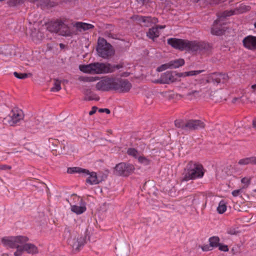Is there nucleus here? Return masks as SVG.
<instances>
[{"mask_svg":"<svg viewBox=\"0 0 256 256\" xmlns=\"http://www.w3.org/2000/svg\"><path fill=\"white\" fill-rule=\"evenodd\" d=\"M16 238V236L4 237L2 238V242L5 246L16 248V251L14 252V256H22L24 252Z\"/></svg>","mask_w":256,"mask_h":256,"instance_id":"obj_9","label":"nucleus"},{"mask_svg":"<svg viewBox=\"0 0 256 256\" xmlns=\"http://www.w3.org/2000/svg\"><path fill=\"white\" fill-rule=\"evenodd\" d=\"M254 192H256V189H255V190H254Z\"/></svg>","mask_w":256,"mask_h":256,"instance_id":"obj_64","label":"nucleus"},{"mask_svg":"<svg viewBox=\"0 0 256 256\" xmlns=\"http://www.w3.org/2000/svg\"><path fill=\"white\" fill-rule=\"evenodd\" d=\"M241 192H242L241 189L236 190H234L232 192V195L235 197L238 196L241 194Z\"/></svg>","mask_w":256,"mask_h":256,"instance_id":"obj_46","label":"nucleus"},{"mask_svg":"<svg viewBox=\"0 0 256 256\" xmlns=\"http://www.w3.org/2000/svg\"><path fill=\"white\" fill-rule=\"evenodd\" d=\"M134 20L142 22L145 24V26H148L150 24H155L158 22V19L154 17L145 16L139 15H134L132 17Z\"/></svg>","mask_w":256,"mask_h":256,"instance_id":"obj_17","label":"nucleus"},{"mask_svg":"<svg viewBox=\"0 0 256 256\" xmlns=\"http://www.w3.org/2000/svg\"><path fill=\"white\" fill-rule=\"evenodd\" d=\"M243 45L246 48L251 50H256V36L249 35L242 40Z\"/></svg>","mask_w":256,"mask_h":256,"instance_id":"obj_16","label":"nucleus"},{"mask_svg":"<svg viewBox=\"0 0 256 256\" xmlns=\"http://www.w3.org/2000/svg\"><path fill=\"white\" fill-rule=\"evenodd\" d=\"M226 202L224 200L220 201L217 208L218 212L220 214H222L226 212Z\"/></svg>","mask_w":256,"mask_h":256,"instance_id":"obj_30","label":"nucleus"},{"mask_svg":"<svg viewBox=\"0 0 256 256\" xmlns=\"http://www.w3.org/2000/svg\"><path fill=\"white\" fill-rule=\"evenodd\" d=\"M76 27L78 30L80 31H81L82 30H88L90 29L93 28L94 26L90 24L82 22H78L75 24Z\"/></svg>","mask_w":256,"mask_h":256,"instance_id":"obj_23","label":"nucleus"},{"mask_svg":"<svg viewBox=\"0 0 256 256\" xmlns=\"http://www.w3.org/2000/svg\"><path fill=\"white\" fill-rule=\"evenodd\" d=\"M188 40L170 38L168 40V44L174 48L180 50H186Z\"/></svg>","mask_w":256,"mask_h":256,"instance_id":"obj_14","label":"nucleus"},{"mask_svg":"<svg viewBox=\"0 0 256 256\" xmlns=\"http://www.w3.org/2000/svg\"><path fill=\"white\" fill-rule=\"evenodd\" d=\"M80 80L84 81V82H89V77L88 76H85V77H80Z\"/></svg>","mask_w":256,"mask_h":256,"instance_id":"obj_51","label":"nucleus"},{"mask_svg":"<svg viewBox=\"0 0 256 256\" xmlns=\"http://www.w3.org/2000/svg\"><path fill=\"white\" fill-rule=\"evenodd\" d=\"M30 2H36L37 0H29Z\"/></svg>","mask_w":256,"mask_h":256,"instance_id":"obj_59","label":"nucleus"},{"mask_svg":"<svg viewBox=\"0 0 256 256\" xmlns=\"http://www.w3.org/2000/svg\"><path fill=\"white\" fill-rule=\"evenodd\" d=\"M122 67V64L112 65L110 64L94 62L87 65H80V70L86 73L99 74L112 73Z\"/></svg>","mask_w":256,"mask_h":256,"instance_id":"obj_1","label":"nucleus"},{"mask_svg":"<svg viewBox=\"0 0 256 256\" xmlns=\"http://www.w3.org/2000/svg\"><path fill=\"white\" fill-rule=\"evenodd\" d=\"M169 62V66H170V68H176L180 66H182L184 64V60L182 58H178L175 60L170 61Z\"/></svg>","mask_w":256,"mask_h":256,"instance_id":"obj_22","label":"nucleus"},{"mask_svg":"<svg viewBox=\"0 0 256 256\" xmlns=\"http://www.w3.org/2000/svg\"><path fill=\"white\" fill-rule=\"evenodd\" d=\"M47 28L51 32L58 34L60 35L64 36H70L74 34L68 24L60 20L51 22L48 24Z\"/></svg>","mask_w":256,"mask_h":256,"instance_id":"obj_4","label":"nucleus"},{"mask_svg":"<svg viewBox=\"0 0 256 256\" xmlns=\"http://www.w3.org/2000/svg\"><path fill=\"white\" fill-rule=\"evenodd\" d=\"M156 27H158V30L159 28L162 29L166 27V26H157Z\"/></svg>","mask_w":256,"mask_h":256,"instance_id":"obj_56","label":"nucleus"},{"mask_svg":"<svg viewBox=\"0 0 256 256\" xmlns=\"http://www.w3.org/2000/svg\"><path fill=\"white\" fill-rule=\"evenodd\" d=\"M64 236L68 238V244L72 248L73 252H78L86 242V237L76 232L72 231L69 227H66L64 230Z\"/></svg>","mask_w":256,"mask_h":256,"instance_id":"obj_2","label":"nucleus"},{"mask_svg":"<svg viewBox=\"0 0 256 256\" xmlns=\"http://www.w3.org/2000/svg\"><path fill=\"white\" fill-rule=\"evenodd\" d=\"M218 76L220 78V83H224L228 79V74H226L219 73Z\"/></svg>","mask_w":256,"mask_h":256,"instance_id":"obj_38","label":"nucleus"},{"mask_svg":"<svg viewBox=\"0 0 256 256\" xmlns=\"http://www.w3.org/2000/svg\"><path fill=\"white\" fill-rule=\"evenodd\" d=\"M74 196V199L78 201L80 206L72 205L71 206V210L76 214H81L84 212L86 210V207L84 202L82 199L78 196L76 194H73Z\"/></svg>","mask_w":256,"mask_h":256,"instance_id":"obj_15","label":"nucleus"},{"mask_svg":"<svg viewBox=\"0 0 256 256\" xmlns=\"http://www.w3.org/2000/svg\"><path fill=\"white\" fill-rule=\"evenodd\" d=\"M220 20H216L214 22L211 29V32L212 34L220 36L223 34L225 30L220 24Z\"/></svg>","mask_w":256,"mask_h":256,"instance_id":"obj_19","label":"nucleus"},{"mask_svg":"<svg viewBox=\"0 0 256 256\" xmlns=\"http://www.w3.org/2000/svg\"><path fill=\"white\" fill-rule=\"evenodd\" d=\"M89 82H94L98 80V77L90 76L89 77Z\"/></svg>","mask_w":256,"mask_h":256,"instance_id":"obj_52","label":"nucleus"},{"mask_svg":"<svg viewBox=\"0 0 256 256\" xmlns=\"http://www.w3.org/2000/svg\"><path fill=\"white\" fill-rule=\"evenodd\" d=\"M24 118V114L22 110H12L10 116L7 118L9 124L12 126L17 124Z\"/></svg>","mask_w":256,"mask_h":256,"instance_id":"obj_13","label":"nucleus"},{"mask_svg":"<svg viewBox=\"0 0 256 256\" xmlns=\"http://www.w3.org/2000/svg\"><path fill=\"white\" fill-rule=\"evenodd\" d=\"M114 30V28L112 30H106L104 32V35L108 38L112 39H118V34L112 32V31Z\"/></svg>","mask_w":256,"mask_h":256,"instance_id":"obj_36","label":"nucleus"},{"mask_svg":"<svg viewBox=\"0 0 256 256\" xmlns=\"http://www.w3.org/2000/svg\"><path fill=\"white\" fill-rule=\"evenodd\" d=\"M218 246V249L221 251H223V252H228V248L226 245H224V244H220Z\"/></svg>","mask_w":256,"mask_h":256,"instance_id":"obj_44","label":"nucleus"},{"mask_svg":"<svg viewBox=\"0 0 256 256\" xmlns=\"http://www.w3.org/2000/svg\"><path fill=\"white\" fill-rule=\"evenodd\" d=\"M226 232L228 234H231V235H234L238 233V231L236 230V229L234 228H228L226 230Z\"/></svg>","mask_w":256,"mask_h":256,"instance_id":"obj_42","label":"nucleus"},{"mask_svg":"<svg viewBox=\"0 0 256 256\" xmlns=\"http://www.w3.org/2000/svg\"><path fill=\"white\" fill-rule=\"evenodd\" d=\"M17 240L20 244L24 252L30 255H36L39 253V250L36 246L34 244L28 242L29 238L26 236H16Z\"/></svg>","mask_w":256,"mask_h":256,"instance_id":"obj_6","label":"nucleus"},{"mask_svg":"<svg viewBox=\"0 0 256 256\" xmlns=\"http://www.w3.org/2000/svg\"><path fill=\"white\" fill-rule=\"evenodd\" d=\"M252 126L253 127L256 129V118H254L252 120Z\"/></svg>","mask_w":256,"mask_h":256,"instance_id":"obj_54","label":"nucleus"},{"mask_svg":"<svg viewBox=\"0 0 256 256\" xmlns=\"http://www.w3.org/2000/svg\"><path fill=\"white\" fill-rule=\"evenodd\" d=\"M254 25L255 28H256V22H255Z\"/></svg>","mask_w":256,"mask_h":256,"instance_id":"obj_62","label":"nucleus"},{"mask_svg":"<svg viewBox=\"0 0 256 256\" xmlns=\"http://www.w3.org/2000/svg\"><path fill=\"white\" fill-rule=\"evenodd\" d=\"M220 238L218 236H212L209 238L210 244L213 248H216L219 245Z\"/></svg>","mask_w":256,"mask_h":256,"instance_id":"obj_29","label":"nucleus"},{"mask_svg":"<svg viewBox=\"0 0 256 256\" xmlns=\"http://www.w3.org/2000/svg\"><path fill=\"white\" fill-rule=\"evenodd\" d=\"M136 2L140 5H144L145 3L147 2L148 0H136Z\"/></svg>","mask_w":256,"mask_h":256,"instance_id":"obj_50","label":"nucleus"},{"mask_svg":"<svg viewBox=\"0 0 256 256\" xmlns=\"http://www.w3.org/2000/svg\"><path fill=\"white\" fill-rule=\"evenodd\" d=\"M238 163L240 165H246L248 164H256V157L252 156L241 159L238 161Z\"/></svg>","mask_w":256,"mask_h":256,"instance_id":"obj_25","label":"nucleus"},{"mask_svg":"<svg viewBox=\"0 0 256 256\" xmlns=\"http://www.w3.org/2000/svg\"><path fill=\"white\" fill-rule=\"evenodd\" d=\"M235 14V11L230 10H226L224 11L222 15V17H227L231 16Z\"/></svg>","mask_w":256,"mask_h":256,"instance_id":"obj_41","label":"nucleus"},{"mask_svg":"<svg viewBox=\"0 0 256 256\" xmlns=\"http://www.w3.org/2000/svg\"><path fill=\"white\" fill-rule=\"evenodd\" d=\"M11 166L6 164L0 165V170H10Z\"/></svg>","mask_w":256,"mask_h":256,"instance_id":"obj_47","label":"nucleus"},{"mask_svg":"<svg viewBox=\"0 0 256 256\" xmlns=\"http://www.w3.org/2000/svg\"><path fill=\"white\" fill-rule=\"evenodd\" d=\"M180 72L176 71H167L162 74L160 77L154 80V83L170 84L180 80Z\"/></svg>","mask_w":256,"mask_h":256,"instance_id":"obj_8","label":"nucleus"},{"mask_svg":"<svg viewBox=\"0 0 256 256\" xmlns=\"http://www.w3.org/2000/svg\"><path fill=\"white\" fill-rule=\"evenodd\" d=\"M99 97L96 94H92L90 96H88L86 98V100H99Z\"/></svg>","mask_w":256,"mask_h":256,"instance_id":"obj_43","label":"nucleus"},{"mask_svg":"<svg viewBox=\"0 0 256 256\" xmlns=\"http://www.w3.org/2000/svg\"><path fill=\"white\" fill-rule=\"evenodd\" d=\"M96 50L98 56L104 58H108L114 54L112 46L103 38L98 39Z\"/></svg>","mask_w":256,"mask_h":256,"instance_id":"obj_7","label":"nucleus"},{"mask_svg":"<svg viewBox=\"0 0 256 256\" xmlns=\"http://www.w3.org/2000/svg\"><path fill=\"white\" fill-rule=\"evenodd\" d=\"M22 2V0H8V4L10 6H15Z\"/></svg>","mask_w":256,"mask_h":256,"instance_id":"obj_37","label":"nucleus"},{"mask_svg":"<svg viewBox=\"0 0 256 256\" xmlns=\"http://www.w3.org/2000/svg\"><path fill=\"white\" fill-rule=\"evenodd\" d=\"M61 82L57 79L54 80V86L51 88L52 92H58L61 90Z\"/></svg>","mask_w":256,"mask_h":256,"instance_id":"obj_32","label":"nucleus"},{"mask_svg":"<svg viewBox=\"0 0 256 256\" xmlns=\"http://www.w3.org/2000/svg\"><path fill=\"white\" fill-rule=\"evenodd\" d=\"M204 71V70H191L190 72H180V78L193 76L198 75Z\"/></svg>","mask_w":256,"mask_h":256,"instance_id":"obj_27","label":"nucleus"},{"mask_svg":"<svg viewBox=\"0 0 256 256\" xmlns=\"http://www.w3.org/2000/svg\"><path fill=\"white\" fill-rule=\"evenodd\" d=\"M160 36V32L158 30V27H153L149 29L148 32H147V36L152 40L157 38Z\"/></svg>","mask_w":256,"mask_h":256,"instance_id":"obj_24","label":"nucleus"},{"mask_svg":"<svg viewBox=\"0 0 256 256\" xmlns=\"http://www.w3.org/2000/svg\"><path fill=\"white\" fill-rule=\"evenodd\" d=\"M200 91L198 90H192L188 92L186 94V96L188 97L190 99L196 98L200 96Z\"/></svg>","mask_w":256,"mask_h":256,"instance_id":"obj_31","label":"nucleus"},{"mask_svg":"<svg viewBox=\"0 0 256 256\" xmlns=\"http://www.w3.org/2000/svg\"><path fill=\"white\" fill-rule=\"evenodd\" d=\"M134 166L130 164L120 162L115 166L116 172L117 174L122 176H128L133 172Z\"/></svg>","mask_w":256,"mask_h":256,"instance_id":"obj_11","label":"nucleus"},{"mask_svg":"<svg viewBox=\"0 0 256 256\" xmlns=\"http://www.w3.org/2000/svg\"><path fill=\"white\" fill-rule=\"evenodd\" d=\"M131 83L126 79L114 78L113 90L119 92H128L131 89Z\"/></svg>","mask_w":256,"mask_h":256,"instance_id":"obj_10","label":"nucleus"},{"mask_svg":"<svg viewBox=\"0 0 256 256\" xmlns=\"http://www.w3.org/2000/svg\"><path fill=\"white\" fill-rule=\"evenodd\" d=\"M114 78L104 77L100 80L96 86L98 90L108 92L113 90Z\"/></svg>","mask_w":256,"mask_h":256,"instance_id":"obj_12","label":"nucleus"},{"mask_svg":"<svg viewBox=\"0 0 256 256\" xmlns=\"http://www.w3.org/2000/svg\"><path fill=\"white\" fill-rule=\"evenodd\" d=\"M168 68H170V66H169V62L162 64L160 66H158L156 70L158 72H162Z\"/></svg>","mask_w":256,"mask_h":256,"instance_id":"obj_39","label":"nucleus"},{"mask_svg":"<svg viewBox=\"0 0 256 256\" xmlns=\"http://www.w3.org/2000/svg\"><path fill=\"white\" fill-rule=\"evenodd\" d=\"M98 112H106L108 114H109L110 112V110L108 108H100L98 110Z\"/></svg>","mask_w":256,"mask_h":256,"instance_id":"obj_48","label":"nucleus"},{"mask_svg":"<svg viewBox=\"0 0 256 256\" xmlns=\"http://www.w3.org/2000/svg\"><path fill=\"white\" fill-rule=\"evenodd\" d=\"M5 0H0V2H4V1H5Z\"/></svg>","mask_w":256,"mask_h":256,"instance_id":"obj_61","label":"nucleus"},{"mask_svg":"<svg viewBox=\"0 0 256 256\" xmlns=\"http://www.w3.org/2000/svg\"><path fill=\"white\" fill-rule=\"evenodd\" d=\"M174 124L176 127L180 128L184 130H187V121L184 122L181 120H176L174 122Z\"/></svg>","mask_w":256,"mask_h":256,"instance_id":"obj_28","label":"nucleus"},{"mask_svg":"<svg viewBox=\"0 0 256 256\" xmlns=\"http://www.w3.org/2000/svg\"><path fill=\"white\" fill-rule=\"evenodd\" d=\"M98 108L96 106H93L92 110L89 112V114L92 116L96 112Z\"/></svg>","mask_w":256,"mask_h":256,"instance_id":"obj_49","label":"nucleus"},{"mask_svg":"<svg viewBox=\"0 0 256 256\" xmlns=\"http://www.w3.org/2000/svg\"><path fill=\"white\" fill-rule=\"evenodd\" d=\"M206 80H204V78H201L198 80V82L200 84L204 83L206 84Z\"/></svg>","mask_w":256,"mask_h":256,"instance_id":"obj_53","label":"nucleus"},{"mask_svg":"<svg viewBox=\"0 0 256 256\" xmlns=\"http://www.w3.org/2000/svg\"><path fill=\"white\" fill-rule=\"evenodd\" d=\"M186 50L200 54H208L211 50L210 46L204 42L188 40Z\"/></svg>","mask_w":256,"mask_h":256,"instance_id":"obj_5","label":"nucleus"},{"mask_svg":"<svg viewBox=\"0 0 256 256\" xmlns=\"http://www.w3.org/2000/svg\"><path fill=\"white\" fill-rule=\"evenodd\" d=\"M14 75L18 78L24 79V78H28L29 76H31L32 74L30 73L26 74V73H18V72H14Z\"/></svg>","mask_w":256,"mask_h":256,"instance_id":"obj_35","label":"nucleus"},{"mask_svg":"<svg viewBox=\"0 0 256 256\" xmlns=\"http://www.w3.org/2000/svg\"><path fill=\"white\" fill-rule=\"evenodd\" d=\"M60 48H62V47H63V46H64V44H60Z\"/></svg>","mask_w":256,"mask_h":256,"instance_id":"obj_60","label":"nucleus"},{"mask_svg":"<svg viewBox=\"0 0 256 256\" xmlns=\"http://www.w3.org/2000/svg\"><path fill=\"white\" fill-rule=\"evenodd\" d=\"M251 88L254 90V91L256 90V84L252 85Z\"/></svg>","mask_w":256,"mask_h":256,"instance_id":"obj_57","label":"nucleus"},{"mask_svg":"<svg viewBox=\"0 0 256 256\" xmlns=\"http://www.w3.org/2000/svg\"><path fill=\"white\" fill-rule=\"evenodd\" d=\"M205 124L200 120H190L187 121V130H196L204 128Z\"/></svg>","mask_w":256,"mask_h":256,"instance_id":"obj_18","label":"nucleus"},{"mask_svg":"<svg viewBox=\"0 0 256 256\" xmlns=\"http://www.w3.org/2000/svg\"><path fill=\"white\" fill-rule=\"evenodd\" d=\"M89 176L86 180V182L90 184H96L100 183V180L98 178L96 172H89V174L87 175Z\"/></svg>","mask_w":256,"mask_h":256,"instance_id":"obj_21","label":"nucleus"},{"mask_svg":"<svg viewBox=\"0 0 256 256\" xmlns=\"http://www.w3.org/2000/svg\"><path fill=\"white\" fill-rule=\"evenodd\" d=\"M237 100L236 98H235L234 99V100Z\"/></svg>","mask_w":256,"mask_h":256,"instance_id":"obj_63","label":"nucleus"},{"mask_svg":"<svg viewBox=\"0 0 256 256\" xmlns=\"http://www.w3.org/2000/svg\"><path fill=\"white\" fill-rule=\"evenodd\" d=\"M219 73H213L209 77L208 79L206 80V83L213 82L214 84H218L220 83V78L218 76Z\"/></svg>","mask_w":256,"mask_h":256,"instance_id":"obj_26","label":"nucleus"},{"mask_svg":"<svg viewBox=\"0 0 256 256\" xmlns=\"http://www.w3.org/2000/svg\"><path fill=\"white\" fill-rule=\"evenodd\" d=\"M204 174L203 167L202 164L190 161L184 169L182 174V181H188L190 180L201 178Z\"/></svg>","mask_w":256,"mask_h":256,"instance_id":"obj_3","label":"nucleus"},{"mask_svg":"<svg viewBox=\"0 0 256 256\" xmlns=\"http://www.w3.org/2000/svg\"><path fill=\"white\" fill-rule=\"evenodd\" d=\"M202 249L203 251H210L212 250V248L210 244L209 246L206 244L202 246Z\"/></svg>","mask_w":256,"mask_h":256,"instance_id":"obj_45","label":"nucleus"},{"mask_svg":"<svg viewBox=\"0 0 256 256\" xmlns=\"http://www.w3.org/2000/svg\"><path fill=\"white\" fill-rule=\"evenodd\" d=\"M127 154L130 156L135 158H138L139 156V154L137 150L134 148H129L127 150Z\"/></svg>","mask_w":256,"mask_h":256,"instance_id":"obj_33","label":"nucleus"},{"mask_svg":"<svg viewBox=\"0 0 256 256\" xmlns=\"http://www.w3.org/2000/svg\"><path fill=\"white\" fill-rule=\"evenodd\" d=\"M138 161L140 163L144 165L148 166L150 164V160L148 159L145 156H139L138 157Z\"/></svg>","mask_w":256,"mask_h":256,"instance_id":"obj_34","label":"nucleus"},{"mask_svg":"<svg viewBox=\"0 0 256 256\" xmlns=\"http://www.w3.org/2000/svg\"><path fill=\"white\" fill-rule=\"evenodd\" d=\"M54 141L56 142V140H53V139H52V138H50V139L48 140V142H49V143H52V144H54Z\"/></svg>","mask_w":256,"mask_h":256,"instance_id":"obj_55","label":"nucleus"},{"mask_svg":"<svg viewBox=\"0 0 256 256\" xmlns=\"http://www.w3.org/2000/svg\"><path fill=\"white\" fill-rule=\"evenodd\" d=\"M28 127L30 128H31V124H30V122H29L28 124Z\"/></svg>","mask_w":256,"mask_h":256,"instance_id":"obj_58","label":"nucleus"},{"mask_svg":"<svg viewBox=\"0 0 256 256\" xmlns=\"http://www.w3.org/2000/svg\"><path fill=\"white\" fill-rule=\"evenodd\" d=\"M242 183L244 184L243 186L244 188H247L250 182V178H244L241 180Z\"/></svg>","mask_w":256,"mask_h":256,"instance_id":"obj_40","label":"nucleus"},{"mask_svg":"<svg viewBox=\"0 0 256 256\" xmlns=\"http://www.w3.org/2000/svg\"><path fill=\"white\" fill-rule=\"evenodd\" d=\"M67 172L69 174L78 173L84 176H86L89 174V171L88 170L79 167L69 168H68Z\"/></svg>","mask_w":256,"mask_h":256,"instance_id":"obj_20","label":"nucleus"}]
</instances>
